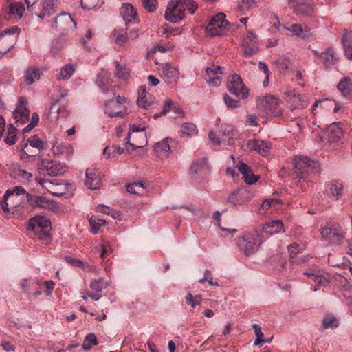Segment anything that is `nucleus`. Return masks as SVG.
<instances>
[{
  "mask_svg": "<svg viewBox=\"0 0 352 352\" xmlns=\"http://www.w3.org/2000/svg\"><path fill=\"white\" fill-rule=\"evenodd\" d=\"M75 69L74 65H66L60 69V73L57 75V80H60L69 78L74 74Z\"/></svg>",
  "mask_w": 352,
  "mask_h": 352,
  "instance_id": "c03bdc74",
  "label": "nucleus"
},
{
  "mask_svg": "<svg viewBox=\"0 0 352 352\" xmlns=\"http://www.w3.org/2000/svg\"><path fill=\"white\" fill-rule=\"evenodd\" d=\"M238 170L243 175V177L245 183L253 184L258 181L259 177L254 175L251 168L244 163H239L237 165Z\"/></svg>",
  "mask_w": 352,
  "mask_h": 352,
  "instance_id": "bb28decb",
  "label": "nucleus"
},
{
  "mask_svg": "<svg viewBox=\"0 0 352 352\" xmlns=\"http://www.w3.org/2000/svg\"><path fill=\"white\" fill-rule=\"evenodd\" d=\"M179 1L184 8V12L187 10L190 13L193 14L198 8L197 3L193 0H179Z\"/></svg>",
  "mask_w": 352,
  "mask_h": 352,
  "instance_id": "5fc2aeb1",
  "label": "nucleus"
},
{
  "mask_svg": "<svg viewBox=\"0 0 352 352\" xmlns=\"http://www.w3.org/2000/svg\"><path fill=\"white\" fill-rule=\"evenodd\" d=\"M289 4L290 6L294 7V11L297 14L302 16L312 15L314 8L309 3H296L295 0H289Z\"/></svg>",
  "mask_w": 352,
  "mask_h": 352,
  "instance_id": "c85d7f7f",
  "label": "nucleus"
},
{
  "mask_svg": "<svg viewBox=\"0 0 352 352\" xmlns=\"http://www.w3.org/2000/svg\"><path fill=\"white\" fill-rule=\"evenodd\" d=\"M307 278L309 283L311 285L314 291L319 290L322 287H326L329 284V278L324 275L315 274L314 272H304Z\"/></svg>",
  "mask_w": 352,
  "mask_h": 352,
  "instance_id": "6ab92c4d",
  "label": "nucleus"
},
{
  "mask_svg": "<svg viewBox=\"0 0 352 352\" xmlns=\"http://www.w3.org/2000/svg\"><path fill=\"white\" fill-rule=\"evenodd\" d=\"M186 303L195 307L197 305H199L201 302L200 295L192 296L191 293H188L186 296Z\"/></svg>",
  "mask_w": 352,
  "mask_h": 352,
  "instance_id": "680f3d73",
  "label": "nucleus"
},
{
  "mask_svg": "<svg viewBox=\"0 0 352 352\" xmlns=\"http://www.w3.org/2000/svg\"><path fill=\"white\" fill-rule=\"evenodd\" d=\"M25 10L24 6L21 2H13L9 6V14L13 16H17L21 18Z\"/></svg>",
  "mask_w": 352,
  "mask_h": 352,
  "instance_id": "a18cd8bd",
  "label": "nucleus"
},
{
  "mask_svg": "<svg viewBox=\"0 0 352 352\" xmlns=\"http://www.w3.org/2000/svg\"><path fill=\"white\" fill-rule=\"evenodd\" d=\"M36 286L37 283L36 281L31 278H25L21 282L22 292L27 296H30L31 292L35 289V287Z\"/></svg>",
  "mask_w": 352,
  "mask_h": 352,
  "instance_id": "58836bf2",
  "label": "nucleus"
},
{
  "mask_svg": "<svg viewBox=\"0 0 352 352\" xmlns=\"http://www.w3.org/2000/svg\"><path fill=\"white\" fill-rule=\"evenodd\" d=\"M179 74L178 69L170 64L166 63L162 67L161 76L168 84H176Z\"/></svg>",
  "mask_w": 352,
  "mask_h": 352,
  "instance_id": "4be33fe9",
  "label": "nucleus"
},
{
  "mask_svg": "<svg viewBox=\"0 0 352 352\" xmlns=\"http://www.w3.org/2000/svg\"><path fill=\"white\" fill-rule=\"evenodd\" d=\"M111 36L115 43L120 45L124 44L128 40L126 30L122 28L115 30Z\"/></svg>",
  "mask_w": 352,
  "mask_h": 352,
  "instance_id": "4c0bfd02",
  "label": "nucleus"
},
{
  "mask_svg": "<svg viewBox=\"0 0 352 352\" xmlns=\"http://www.w3.org/2000/svg\"><path fill=\"white\" fill-rule=\"evenodd\" d=\"M228 90L238 97L245 99L248 96V91L243 83L241 78L236 74H232L228 77Z\"/></svg>",
  "mask_w": 352,
  "mask_h": 352,
  "instance_id": "1a4fd4ad",
  "label": "nucleus"
},
{
  "mask_svg": "<svg viewBox=\"0 0 352 352\" xmlns=\"http://www.w3.org/2000/svg\"><path fill=\"white\" fill-rule=\"evenodd\" d=\"M185 15L184 8L179 0H171L166 7L164 17L171 23H177L183 19Z\"/></svg>",
  "mask_w": 352,
  "mask_h": 352,
  "instance_id": "6e6552de",
  "label": "nucleus"
},
{
  "mask_svg": "<svg viewBox=\"0 0 352 352\" xmlns=\"http://www.w3.org/2000/svg\"><path fill=\"white\" fill-rule=\"evenodd\" d=\"M20 29L17 26H12L8 28H6L2 32H0V41L6 36V35H14L16 34H19Z\"/></svg>",
  "mask_w": 352,
  "mask_h": 352,
  "instance_id": "338daca9",
  "label": "nucleus"
},
{
  "mask_svg": "<svg viewBox=\"0 0 352 352\" xmlns=\"http://www.w3.org/2000/svg\"><path fill=\"white\" fill-rule=\"evenodd\" d=\"M109 282L107 280H105L104 278H100L98 280H94L90 283V288L96 292H100L104 289L107 288L109 285Z\"/></svg>",
  "mask_w": 352,
  "mask_h": 352,
  "instance_id": "49530a36",
  "label": "nucleus"
},
{
  "mask_svg": "<svg viewBox=\"0 0 352 352\" xmlns=\"http://www.w3.org/2000/svg\"><path fill=\"white\" fill-rule=\"evenodd\" d=\"M121 14L126 23L135 19L137 15L135 8L131 4H124L121 9Z\"/></svg>",
  "mask_w": 352,
  "mask_h": 352,
  "instance_id": "c9c22d12",
  "label": "nucleus"
},
{
  "mask_svg": "<svg viewBox=\"0 0 352 352\" xmlns=\"http://www.w3.org/2000/svg\"><path fill=\"white\" fill-rule=\"evenodd\" d=\"M51 26L60 32L61 34L66 35L73 32L76 28V23L69 13H62L53 19Z\"/></svg>",
  "mask_w": 352,
  "mask_h": 352,
  "instance_id": "39448f33",
  "label": "nucleus"
},
{
  "mask_svg": "<svg viewBox=\"0 0 352 352\" xmlns=\"http://www.w3.org/2000/svg\"><path fill=\"white\" fill-rule=\"evenodd\" d=\"M144 130V127H140L135 124L130 126L127 144H130L133 149L141 148L146 143V136L143 133Z\"/></svg>",
  "mask_w": 352,
  "mask_h": 352,
  "instance_id": "9d476101",
  "label": "nucleus"
},
{
  "mask_svg": "<svg viewBox=\"0 0 352 352\" xmlns=\"http://www.w3.org/2000/svg\"><path fill=\"white\" fill-rule=\"evenodd\" d=\"M138 94L137 104L140 107L149 109L155 107V97L146 91L145 85L140 86Z\"/></svg>",
  "mask_w": 352,
  "mask_h": 352,
  "instance_id": "dca6fc26",
  "label": "nucleus"
},
{
  "mask_svg": "<svg viewBox=\"0 0 352 352\" xmlns=\"http://www.w3.org/2000/svg\"><path fill=\"white\" fill-rule=\"evenodd\" d=\"M294 171L299 181L319 172L320 164L307 157H296L294 162Z\"/></svg>",
  "mask_w": 352,
  "mask_h": 352,
  "instance_id": "f03ea898",
  "label": "nucleus"
},
{
  "mask_svg": "<svg viewBox=\"0 0 352 352\" xmlns=\"http://www.w3.org/2000/svg\"><path fill=\"white\" fill-rule=\"evenodd\" d=\"M33 147H30L28 143H25L21 146V158L24 157V155L28 157H33L37 155L39 151L37 149H32Z\"/></svg>",
  "mask_w": 352,
  "mask_h": 352,
  "instance_id": "6e6d98bb",
  "label": "nucleus"
},
{
  "mask_svg": "<svg viewBox=\"0 0 352 352\" xmlns=\"http://www.w3.org/2000/svg\"><path fill=\"white\" fill-rule=\"evenodd\" d=\"M285 99L287 101L288 103L292 100H298L299 104H291L289 107L291 111H294L295 109H302L306 108L308 106V102L305 98V96H301L300 94H296V90L289 87L287 88V90L284 93Z\"/></svg>",
  "mask_w": 352,
  "mask_h": 352,
  "instance_id": "4468645a",
  "label": "nucleus"
},
{
  "mask_svg": "<svg viewBox=\"0 0 352 352\" xmlns=\"http://www.w3.org/2000/svg\"><path fill=\"white\" fill-rule=\"evenodd\" d=\"M26 103L27 101L24 98H19L17 107L13 113V118L17 126L25 123L29 120L30 111L25 106Z\"/></svg>",
  "mask_w": 352,
  "mask_h": 352,
  "instance_id": "2eb2a0df",
  "label": "nucleus"
},
{
  "mask_svg": "<svg viewBox=\"0 0 352 352\" xmlns=\"http://www.w3.org/2000/svg\"><path fill=\"white\" fill-rule=\"evenodd\" d=\"M116 63V76L122 80L127 79L130 76V69L124 64H120L118 61Z\"/></svg>",
  "mask_w": 352,
  "mask_h": 352,
  "instance_id": "a19ab883",
  "label": "nucleus"
},
{
  "mask_svg": "<svg viewBox=\"0 0 352 352\" xmlns=\"http://www.w3.org/2000/svg\"><path fill=\"white\" fill-rule=\"evenodd\" d=\"M42 8L39 17L43 19L45 16H50L57 12L59 6L58 0H42Z\"/></svg>",
  "mask_w": 352,
  "mask_h": 352,
  "instance_id": "a878e982",
  "label": "nucleus"
},
{
  "mask_svg": "<svg viewBox=\"0 0 352 352\" xmlns=\"http://www.w3.org/2000/svg\"><path fill=\"white\" fill-rule=\"evenodd\" d=\"M99 3V0H81V6L83 9L91 10L95 8Z\"/></svg>",
  "mask_w": 352,
  "mask_h": 352,
  "instance_id": "774afa93",
  "label": "nucleus"
},
{
  "mask_svg": "<svg viewBox=\"0 0 352 352\" xmlns=\"http://www.w3.org/2000/svg\"><path fill=\"white\" fill-rule=\"evenodd\" d=\"M322 237L331 244H340L344 239V233L338 224H331L321 229Z\"/></svg>",
  "mask_w": 352,
  "mask_h": 352,
  "instance_id": "0eeeda50",
  "label": "nucleus"
},
{
  "mask_svg": "<svg viewBox=\"0 0 352 352\" xmlns=\"http://www.w3.org/2000/svg\"><path fill=\"white\" fill-rule=\"evenodd\" d=\"M208 168V165L206 159L202 158L195 162L190 166V170L191 173H197L199 170H205Z\"/></svg>",
  "mask_w": 352,
  "mask_h": 352,
  "instance_id": "8fccbe9b",
  "label": "nucleus"
},
{
  "mask_svg": "<svg viewBox=\"0 0 352 352\" xmlns=\"http://www.w3.org/2000/svg\"><path fill=\"white\" fill-rule=\"evenodd\" d=\"M129 104L125 97L114 94L113 98L105 102L104 112L111 118H123L128 113Z\"/></svg>",
  "mask_w": 352,
  "mask_h": 352,
  "instance_id": "20e7f679",
  "label": "nucleus"
},
{
  "mask_svg": "<svg viewBox=\"0 0 352 352\" xmlns=\"http://www.w3.org/2000/svg\"><path fill=\"white\" fill-rule=\"evenodd\" d=\"M222 69L219 65H213L211 67L206 69V80L214 86H219L221 84V78L219 75L222 74Z\"/></svg>",
  "mask_w": 352,
  "mask_h": 352,
  "instance_id": "b1692460",
  "label": "nucleus"
},
{
  "mask_svg": "<svg viewBox=\"0 0 352 352\" xmlns=\"http://www.w3.org/2000/svg\"><path fill=\"white\" fill-rule=\"evenodd\" d=\"M261 243L260 236L256 234H246L239 241V245L245 255H250L258 250Z\"/></svg>",
  "mask_w": 352,
  "mask_h": 352,
  "instance_id": "9b49d317",
  "label": "nucleus"
},
{
  "mask_svg": "<svg viewBox=\"0 0 352 352\" xmlns=\"http://www.w3.org/2000/svg\"><path fill=\"white\" fill-rule=\"evenodd\" d=\"M334 104L335 107L333 109V112L337 113L338 111L342 108V105L340 104L336 103L334 100H329L328 99L321 100V101H317L315 102V104L312 106L311 108V112L314 115L316 114V109L320 105L321 108H325L327 107L329 105Z\"/></svg>",
  "mask_w": 352,
  "mask_h": 352,
  "instance_id": "f704fd0d",
  "label": "nucleus"
},
{
  "mask_svg": "<svg viewBox=\"0 0 352 352\" xmlns=\"http://www.w3.org/2000/svg\"><path fill=\"white\" fill-rule=\"evenodd\" d=\"M247 146L250 151H254L266 157L270 153L272 144L260 139H252L248 142Z\"/></svg>",
  "mask_w": 352,
  "mask_h": 352,
  "instance_id": "f3484780",
  "label": "nucleus"
},
{
  "mask_svg": "<svg viewBox=\"0 0 352 352\" xmlns=\"http://www.w3.org/2000/svg\"><path fill=\"white\" fill-rule=\"evenodd\" d=\"M28 145L37 151H40L43 147V141L36 135H34L28 139Z\"/></svg>",
  "mask_w": 352,
  "mask_h": 352,
  "instance_id": "4d7b16f0",
  "label": "nucleus"
},
{
  "mask_svg": "<svg viewBox=\"0 0 352 352\" xmlns=\"http://www.w3.org/2000/svg\"><path fill=\"white\" fill-rule=\"evenodd\" d=\"M338 91L346 98H352V78L345 76L340 80L337 85Z\"/></svg>",
  "mask_w": 352,
  "mask_h": 352,
  "instance_id": "cd10ccee",
  "label": "nucleus"
},
{
  "mask_svg": "<svg viewBox=\"0 0 352 352\" xmlns=\"http://www.w3.org/2000/svg\"><path fill=\"white\" fill-rule=\"evenodd\" d=\"M26 197L28 202L33 206L44 208H50L53 203L43 197H38L27 193L21 186H15L12 189H8L4 194L3 199L0 200V207L5 212H10L9 205L11 208H16L19 202L14 203V199L19 196Z\"/></svg>",
  "mask_w": 352,
  "mask_h": 352,
  "instance_id": "f257e3e1",
  "label": "nucleus"
},
{
  "mask_svg": "<svg viewBox=\"0 0 352 352\" xmlns=\"http://www.w3.org/2000/svg\"><path fill=\"white\" fill-rule=\"evenodd\" d=\"M144 185L142 182L129 184L126 186V190L130 193L142 195L144 190Z\"/></svg>",
  "mask_w": 352,
  "mask_h": 352,
  "instance_id": "3c124183",
  "label": "nucleus"
},
{
  "mask_svg": "<svg viewBox=\"0 0 352 352\" xmlns=\"http://www.w3.org/2000/svg\"><path fill=\"white\" fill-rule=\"evenodd\" d=\"M98 340L94 333H89L86 336L85 339L82 344V348L87 351L91 348L93 345H96Z\"/></svg>",
  "mask_w": 352,
  "mask_h": 352,
  "instance_id": "864d4df0",
  "label": "nucleus"
},
{
  "mask_svg": "<svg viewBox=\"0 0 352 352\" xmlns=\"http://www.w3.org/2000/svg\"><path fill=\"white\" fill-rule=\"evenodd\" d=\"M342 185L337 182H333L330 184L328 193L338 199L342 196Z\"/></svg>",
  "mask_w": 352,
  "mask_h": 352,
  "instance_id": "de8ad7c7",
  "label": "nucleus"
},
{
  "mask_svg": "<svg viewBox=\"0 0 352 352\" xmlns=\"http://www.w3.org/2000/svg\"><path fill=\"white\" fill-rule=\"evenodd\" d=\"M340 124V122H334L328 126L327 134L330 142H337L342 136L343 131Z\"/></svg>",
  "mask_w": 352,
  "mask_h": 352,
  "instance_id": "c756f323",
  "label": "nucleus"
},
{
  "mask_svg": "<svg viewBox=\"0 0 352 352\" xmlns=\"http://www.w3.org/2000/svg\"><path fill=\"white\" fill-rule=\"evenodd\" d=\"M227 21L226 14L218 13L210 21L206 28L207 36H217L223 35L225 32Z\"/></svg>",
  "mask_w": 352,
  "mask_h": 352,
  "instance_id": "423d86ee",
  "label": "nucleus"
},
{
  "mask_svg": "<svg viewBox=\"0 0 352 352\" xmlns=\"http://www.w3.org/2000/svg\"><path fill=\"white\" fill-rule=\"evenodd\" d=\"M96 83L100 89L107 93L110 91V87L109 85V77L106 74H100L98 75Z\"/></svg>",
  "mask_w": 352,
  "mask_h": 352,
  "instance_id": "79ce46f5",
  "label": "nucleus"
},
{
  "mask_svg": "<svg viewBox=\"0 0 352 352\" xmlns=\"http://www.w3.org/2000/svg\"><path fill=\"white\" fill-rule=\"evenodd\" d=\"M51 229V222L43 216H36L30 220L28 230L34 234L43 243L47 244L50 241L49 232Z\"/></svg>",
  "mask_w": 352,
  "mask_h": 352,
  "instance_id": "7ed1b4c3",
  "label": "nucleus"
},
{
  "mask_svg": "<svg viewBox=\"0 0 352 352\" xmlns=\"http://www.w3.org/2000/svg\"><path fill=\"white\" fill-rule=\"evenodd\" d=\"M314 54L320 58L322 63L325 67H331L337 63L338 59L336 56V52L333 48H328L325 52L319 53L314 51Z\"/></svg>",
  "mask_w": 352,
  "mask_h": 352,
  "instance_id": "5701e85b",
  "label": "nucleus"
},
{
  "mask_svg": "<svg viewBox=\"0 0 352 352\" xmlns=\"http://www.w3.org/2000/svg\"><path fill=\"white\" fill-rule=\"evenodd\" d=\"M12 175L15 179L20 182H27L30 181V179L32 177V174L30 172L24 170L21 168L14 169L12 171Z\"/></svg>",
  "mask_w": 352,
  "mask_h": 352,
  "instance_id": "ea45409f",
  "label": "nucleus"
},
{
  "mask_svg": "<svg viewBox=\"0 0 352 352\" xmlns=\"http://www.w3.org/2000/svg\"><path fill=\"white\" fill-rule=\"evenodd\" d=\"M40 70L36 67H30L25 71V82L31 85L40 78Z\"/></svg>",
  "mask_w": 352,
  "mask_h": 352,
  "instance_id": "e433bc0d",
  "label": "nucleus"
},
{
  "mask_svg": "<svg viewBox=\"0 0 352 352\" xmlns=\"http://www.w3.org/2000/svg\"><path fill=\"white\" fill-rule=\"evenodd\" d=\"M283 29L289 31L292 35L302 39H309L313 36V32L307 27L303 28L301 24L292 23L289 27L283 26Z\"/></svg>",
  "mask_w": 352,
  "mask_h": 352,
  "instance_id": "412c9836",
  "label": "nucleus"
},
{
  "mask_svg": "<svg viewBox=\"0 0 352 352\" xmlns=\"http://www.w3.org/2000/svg\"><path fill=\"white\" fill-rule=\"evenodd\" d=\"M221 135L223 141L228 140V144H233V140L236 138V132L234 126L230 124H221L219 131Z\"/></svg>",
  "mask_w": 352,
  "mask_h": 352,
  "instance_id": "7c9ffc66",
  "label": "nucleus"
},
{
  "mask_svg": "<svg viewBox=\"0 0 352 352\" xmlns=\"http://www.w3.org/2000/svg\"><path fill=\"white\" fill-rule=\"evenodd\" d=\"M339 326V321L335 316L331 314H327L322 320V327L324 329H334Z\"/></svg>",
  "mask_w": 352,
  "mask_h": 352,
  "instance_id": "37998d69",
  "label": "nucleus"
},
{
  "mask_svg": "<svg viewBox=\"0 0 352 352\" xmlns=\"http://www.w3.org/2000/svg\"><path fill=\"white\" fill-rule=\"evenodd\" d=\"M144 8L150 12H154L157 6V0H142Z\"/></svg>",
  "mask_w": 352,
  "mask_h": 352,
  "instance_id": "0e129e2a",
  "label": "nucleus"
},
{
  "mask_svg": "<svg viewBox=\"0 0 352 352\" xmlns=\"http://www.w3.org/2000/svg\"><path fill=\"white\" fill-rule=\"evenodd\" d=\"M53 151L56 155L68 157L73 154L74 151L71 144L68 143H60L54 146Z\"/></svg>",
  "mask_w": 352,
  "mask_h": 352,
  "instance_id": "473e14b6",
  "label": "nucleus"
},
{
  "mask_svg": "<svg viewBox=\"0 0 352 352\" xmlns=\"http://www.w3.org/2000/svg\"><path fill=\"white\" fill-rule=\"evenodd\" d=\"M223 100L228 108H237L240 106V102L230 97L228 94L223 96Z\"/></svg>",
  "mask_w": 352,
  "mask_h": 352,
  "instance_id": "69168bd1",
  "label": "nucleus"
},
{
  "mask_svg": "<svg viewBox=\"0 0 352 352\" xmlns=\"http://www.w3.org/2000/svg\"><path fill=\"white\" fill-rule=\"evenodd\" d=\"M43 166L46 169L47 175L51 177L62 175L67 171L66 166L57 161H43Z\"/></svg>",
  "mask_w": 352,
  "mask_h": 352,
  "instance_id": "aec40b11",
  "label": "nucleus"
},
{
  "mask_svg": "<svg viewBox=\"0 0 352 352\" xmlns=\"http://www.w3.org/2000/svg\"><path fill=\"white\" fill-rule=\"evenodd\" d=\"M252 328L254 330V333H255L256 337V340L254 341V345L258 346L260 344L265 342V340L263 339L264 334L261 331V329L260 326L258 325L257 324H254L252 325Z\"/></svg>",
  "mask_w": 352,
  "mask_h": 352,
  "instance_id": "052dcab7",
  "label": "nucleus"
},
{
  "mask_svg": "<svg viewBox=\"0 0 352 352\" xmlns=\"http://www.w3.org/2000/svg\"><path fill=\"white\" fill-rule=\"evenodd\" d=\"M263 232L272 235L284 232V226L280 220H273L266 223L263 227Z\"/></svg>",
  "mask_w": 352,
  "mask_h": 352,
  "instance_id": "2f4dec72",
  "label": "nucleus"
},
{
  "mask_svg": "<svg viewBox=\"0 0 352 352\" xmlns=\"http://www.w3.org/2000/svg\"><path fill=\"white\" fill-rule=\"evenodd\" d=\"M253 193L246 189H239L232 192L228 197V202L233 205H241L250 201Z\"/></svg>",
  "mask_w": 352,
  "mask_h": 352,
  "instance_id": "a211bd4d",
  "label": "nucleus"
},
{
  "mask_svg": "<svg viewBox=\"0 0 352 352\" xmlns=\"http://www.w3.org/2000/svg\"><path fill=\"white\" fill-rule=\"evenodd\" d=\"M279 203L280 201L276 199H265L259 208L260 214H265L270 208L275 207Z\"/></svg>",
  "mask_w": 352,
  "mask_h": 352,
  "instance_id": "09e8293b",
  "label": "nucleus"
},
{
  "mask_svg": "<svg viewBox=\"0 0 352 352\" xmlns=\"http://www.w3.org/2000/svg\"><path fill=\"white\" fill-rule=\"evenodd\" d=\"M106 221L102 219H96V218L91 217L89 219V223L91 227L92 231L94 234H96L101 226L104 225Z\"/></svg>",
  "mask_w": 352,
  "mask_h": 352,
  "instance_id": "e2e57ef3",
  "label": "nucleus"
},
{
  "mask_svg": "<svg viewBox=\"0 0 352 352\" xmlns=\"http://www.w3.org/2000/svg\"><path fill=\"white\" fill-rule=\"evenodd\" d=\"M16 141V129L12 125H10L7 136L6 137L4 142L8 145H13Z\"/></svg>",
  "mask_w": 352,
  "mask_h": 352,
  "instance_id": "bf43d9fd",
  "label": "nucleus"
},
{
  "mask_svg": "<svg viewBox=\"0 0 352 352\" xmlns=\"http://www.w3.org/2000/svg\"><path fill=\"white\" fill-rule=\"evenodd\" d=\"M342 41L344 49V55L348 59L352 60V30L346 31Z\"/></svg>",
  "mask_w": 352,
  "mask_h": 352,
  "instance_id": "72a5a7b5",
  "label": "nucleus"
},
{
  "mask_svg": "<svg viewBox=\"0 0 352 352\" xmlns=\"http://www.w3.org/2000/svg\"><path fill=\"white\" fill-rule=\"evenodd\" d=\"M85 185L91 190H96L100 187L101 179L98 170L89 168L87 170Z\"/></svg>",
  "mask_w": 352,
  "mask_h": 352,
  "instance_id": "393cba45",
  "label": "nucleus"
},
{
  "mask_svg": "<svg viewBox=\"0 0 352 352\" xmlns=\"http://www.w3.org/2000/svg\"><path fill=\"white\" fill-rule=\"evenodd\" d=\"M170 139L166 138L162 140L161 142H158L155 145V151L160 153H168L170 151V146L169 144V141Z\"/></svg>",
  "mask_w": 352,
  "mask_h": 352,
  "instance_id": "603ef678",
  "label": "nucleus"
},
{
  "mask_svg": "<svg viewBox=\"0 0 352 352\" xmlns=\"http://www.w3.org/2000/svg\"><path fill=\"white\" fill-rule=\"evenodd\" d=\"M242 48L245 56L247 57H250L258 52L257 36L253 32H249L244 37Z\"/></svg>",
  "mask_w": 352,
  "mask_h": 352,
  "instance_id": "ddd939ff",
  "label": "nucleus"
},
{
  "mask_svg": "<svg viewBox=\"0 0 352 352\" xmlns=\"http://www.w3.org/2000/svg\"><path fill=\"white\" fill-rule=\"evenodd\" d=\"M260 105H261L265 113L268 115H272L276 117L282 115L281 109L279 107V99L272 95H267L260 99Z\"/></svg>",
  "mask_w": 352,
  "mask_h": 352,
  "instance_id": "f8f14e48",
  "label": "nucleus"
},
{
  "mask_svg": "<svg viewBox=\"0 0 352 352\" xmlns=\"http://www.w3.org/2000/svg\"><path fill=\"white\" fill-rule=\"evenodd\" d=\"M197 131L196 126L192 123H185L181 127L182 135H192Z\"/></svg>",
  "mask_w": 352,
  "mask_h": 352,
  "instance_id": "13d9d810",
  "label": "nucleus"
}]
</instances>
